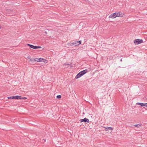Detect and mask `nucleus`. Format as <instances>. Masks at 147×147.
<instances>
[{
	"instance_id": "nucleus-4",
	"label": "nucleus",
	"mask_w": 147,
	"mask_h": 147,
	"mask_svg": "<svg viewBox=\"0 0 147 147\" xmlns=\"http://www.w3.org/2000/svg\"><path fill=\"white\" fill-rule=\"evenodd\" d=\"M20 98V96L18 95H16V96H11L8 97V99H18L19 98Z\"/></svg>"
},
{
	"instance_id": "nucleus-2",
	"label": "nucleus",
	"mask_w": 147,
	"mask_h": 147,
	"mask_svg": "<svg viewBox=\"0 0 147 147\" xmlns=\"http://www.w3.org/2000/svg\"><path fill=\"white\" fill-rule=\"evenodd\" d=\"M81 41L80 40L76 41L74 42H73L72 43H71L70 45L72 46H73V45H75V46H78L80 44H81Z\"/></svg>"
},
{
	"instance_id": "nucleus-15",
	"label": "nucleus",
	"mask_w": 147,
	"mask_h": 147,
	"mask_svg": "<svg viewBox=\"0 0 147 147\" xmlns=\"http://www.w3.org/2000/svg\"><path fill=\"white\" fill-rule=\"evenodd\" d=\"M57 98H58V99H59V98H61V95H57Z\"/></svg>"
},
{
	"instance_id": "nucleus-11",
	"label": "nucleus",
	"mask_w": 147,
	"mask_h": 147,
	"mask_svg": "<svg viewBox=\"0 0 147 147\" xmlns=\"http://www.w3.org/2000/svg\"><path fill=\"white\" fill-rule=\"evenodd\" d=\"M136 104L140 105L141 107L144 106H145V104L142 103L138 102L136 103Z\"/></svg>"
},
{
	"instance_id": "nucleus-6",
	"label": "nucleus",
	"mask_w": 147,
	"mask_h": 147,
	"mask_svg": "<svg viewBox=\"0 0 147 147\" xmlns=\"http://www.w3.org/2000/svg\"><path fill=\"white\" fill-rule=\"evenodd\" d=\"M80 122H84L85 123H88L89 122V120L86 118H85L84 119H80Z\"/></svg>"
},
{
	"instance_id": "nucleus-19",
	"label": "nucleus",
	"mask_w": 147,
	"mask_h": 147,
	"mask_svg": "<svg viewBox=\"0 0 147 147\" xmlns=\"http://www.w3.org/2000/svg\"><path fill=\"white\" fill-rule=\"evenodd\" d=\"M43 140H44V142H45V141H46V140H45V139H43Z\"/></svg>"
},
{
	"instance_id": "nucleus-10",
	"label": "nucleus",
	"mask_w": 147,
	"mask_h": 147,
	"mask_svg": "<svg viewBox=\"0 0 147 147\" xmlns=\"http://www.w3.org/2000/svg\"><path fill=\"white\" fill-rule=\"evenodd\" d=\"M104 127L105 128V130L106 131H108L110 130H113V128L112 127Z\"/></svg>"
},
{
	"instance_id": "nucleus-5",
	"label": "nucleus",
	"mask_w": 147,
	"mask_h": 147,
	"mask_svg": "<svg viewBox=\"0 0 147 147\" xmlns=\"http://www.w3.org/2000/svg\"><path fill=\"white\" fill-rule=\"evenodd\" d=\"M115 13L116 16V17H123L124 16V14L123 13H120L119 12H115Z\"/></svg>"
},
{
	"instance_id": "nucleus-16",
	"label": "nucleus",
	"mask_w": 147,
	"mask_h": 147,
	"mask_svg": "<svg viewBox=\"0 0 147 147\" xmlns=\"http://www.w3.org/2000/svg\"><path fill=\"white\" fill-rule=\"evenodd\" d=\"M42 48L41 46H37V49L41 48Z\"/></svg>"
},
{
	"instance_id": "nucleus-12",
	"label": "nucleus",
	"mask_w": 147,
	"mask_h": 147,
	"mask_svg": "<svg viewBox=\"0 0 147 147\" xmlns=\"http://www.w3.org/2000/svg\"><path fill=\"white\" fill-rule=\"evenodd\" d=\"M28 58L30 59V61H37V60H38V58H35V59H30V58Z\"/></svg>"
},
{
	"instance_id": "nucleus-17",
	"label": "nucleus",
	"mask_w": 147,
	"mask_h": 147,
	"mask_svg": "<svg viewBox=\"0 0 147 147\" xmlns=\"http://www.w3.org/2000/svg\"><path fill=\"white\" fill-rule=\"evenodd\" d=\"M65 65H69V64L67 63H66L64 64Z\"/></svg>"
},
{
	"instance_id": "nucleus-13",
	"label": "nucleus",
	"mask_w": 147,
	"mask_h": 147,
	"mask_svg": "<svg viewBox=\"0 0 147 147\" xmlns=\"http://www.w3.org/2000/svg\"><path fill=\"white\" fill-rule=\"evenodd\" d=\"M134 126L136 127L139 128L141 126L140 124H136L134 125Z\"/></svg>"
},
{
	"instance_id": "nucleus-20",
	"label": "nucleus",
	"mask_w": 147,
	"mask_h": 147,
	"mask_svg": "<svg viewBox=\"0 0 147 147\" xmlns=\"http://www.w3.org/2000/svg\"><path fill=\"white\" fill-rule=\"evenodd\" d=\"M45 33H46V34H47V32H45Z\"/></svg>"
},
{
	"instance_id": "nucleus-9",
	"label": "nucleus",
	"mask_w": 147,
	"mask_h": 147,
	"mask_svg": "<svg viewBox=\"0 0 147 147\" xmlns=\"http://www.w3.org/2000/svg\"><path fill=\"white\" fill-rule=\"evenodd\" d=\"M116 16L115 13H113V14H111L109 16V18H114L116 17V16Z\"/></svg>"
},
{
	"instance_id": "nucleus-18",
	"label": "nucleus",
	"mask_w": 147,
	"mask_h": 147,
	"mask_svg": "<svg viewBox=\"0 0 147 147\" xmlns=\"http://www.w3.org/2000/svg\"><path fill=\"white\" fill-rule=\"evenodd\" d=\"M145 106L146 107H147V103H145V106Z\"/></svg>"
},
{
	"instance_id": "nucleus-1",
	"label": "nucleus",
	"mask_w": 147,
	"mask_h": 147,
	"mask_svg": "<svg viewBox=\"0 0 147 147\" xmlns=\"http://www.w3.org/2000/svg\"><path fill=\"white\" fill-rule=\"evenodd\" d=\"M88 71V70L87 69H85L84 70L80 71L76 76L75 77V78L77 79L80 78L82 76H83L84 75L86 74V73H87Z\"/></svg>"
},
{
	"instance_id": "nucleus-7",
	"label": "nucleus",
	"mask_w": 147,
	"mask_h": 147,
	"mask_svg": "<svg viewBox=\"0 0 147 147\" xmlns=\"http://www.w3.org/2000/svg\"><path fill=\"white\" fill-rule=\"evenodd\" d=\"M37 61H39L41 62H44V63H47V61L45 60V59L40 58H38V60H37Z\"/></svg>"
},
{
	"instance_id": "nucleus-3",
	"label": "nucleus",
	"mask_w": 147,
	"mask_h": 147,
	"mask_svg": "<svg viewBox=\"0 0 147 147\" xmlns=\"http://www.w3.org/2000/svg\"><path fill=\"white\" fill-rule=\"evenodd\" d=\"M143 42V40L142 39H135L134 41V43L136 45L141 44Z\"/></svg>"
},
{
	"instance_id": "nucleus-14",
	"label": "nucleus",
	"mask_w": 147,
	"mask_h": 147,
	"mask_svg": "<svg viewBox=\"0 0 147 147\" xmlns=\"http://www.w3.org/2000/svg\"><path fill=\"white\" fill-rule=\"evenodd\" d=\"M20 96V98H19V99H27V98L26 97H22L21 96Z\"/></svg>"
},
{
	"instance_id": "nucleus-8",
	"label": "nucleus",
	"mask_w": 147,
	"mask_h": 147,
	"mask_svg": "<svg viewBox=\"0 0 147 147\" xmlns=\"http://www.w3.org/2000/svg\"><path fill=\"white\" fill-rule=\"evenodd\" d=\"M27 45L28 46H29V47L31 48H32L34 49H37V46H34L33 45L29 44H27Z\"/></svg>"
}]
</instances>
